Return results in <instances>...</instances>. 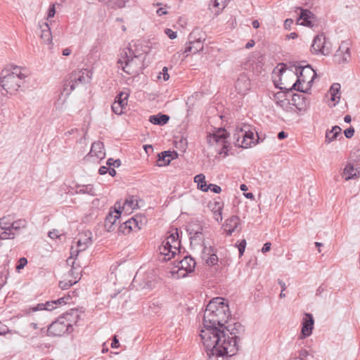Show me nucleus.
I'll list each match as a JSON object with an SVG mask.
<instances>
[{"label":"nucleus","instance_id":"nucleus-1","mask_svg":"<svg viewBox=\"0 0 360 360\" xmlns=\"http://www.w3.org/2000/svg\"><path fill=\"white\" fill-rule=\"evenodd\" d=\"M145 58L146 56L143 53L133 50L130 45L122 51L117 63L127 74L139 75L143 69Z\"/></svg>","mask_w":360,"mask_h":360},{"label":"nucleus","instance_id":"nucleus-2","mask_svg":"<svg viewBox=\"0 0 360 360\" xmlns=\"http://www.w3.org/2000/svg\"><path fill=\"white\" fill-rule=\"evenodd\" d=\"M178 228L172 226L169 235L162 242L158 250L162 258L160 260L167 261L171 259L176 254V250L180 253V240Z\"/></svg>","mask_w":360,"mask_h":360},{"label":"nucleus","instance_id":"nucleus-3","mask_svg":"<svg viewBox=\"0 0 360 360\" xmlns=\"http://www.w3.org/2000/svg\"><path fill=\"white\" fill-rule=\"evenodd\" d=\"M91 72L87 69L76 70L69 74L65 80L63 84V94L66 96L75 89L76 87L81 84L90 82L91 79Z\"/></svg>","mask_w":360,"mask_h":360},{"label":"nucleus","instance_id":"nucleus-4","mask_svg":"<svg viewBox=\"0 0 360 360\" xmlns=\"http://www.w3.org/2000/svg\"><path fill=\"white\" fill-rule=\"evenodd\" d=\"M27 74L22 72L20 67L15 66L13 71L4 75L1 79V85L7 93L13 94L16 92L24 83Z\"/></svg>","mask_w":360,"mask_h":360},{"label":"nucleus","instance_id":"nucleus-5","mask_svg":"<svg viewBox=\"0 0 360 360\" xmlns=\"http://www.w3.org/2000/svg\"><path fill=\"white\" fill-rule=\"evenodd\" d=\"M310 51L314 55L328 56L332 51L331 44L327 41L324 34L321 33L314 38Z\"/></svg>","mask_w":360,"mask_h":360},{"label":"nucleus","instance_id":"nucleus-6","mask_svg":"<svg viewBox=\"0 0 360 360\" xmlns=\"http://www.w3.org/2000/svg\"><path fill=\"white\" fill-rule=\"evenodd\" d=\"M70 330H72V325L67 322L62 316H60L58 320L49 325L47 333L50 336H62L70 333Z\"/></svg>","mask_w":360,"mask_h":360},{"label":"nucleus","instance_id":"nucleus-7","mask_svg":"<svg viewBox=\"0 0 360 360\" xmlns=\"http://www.w3.org/2000/svg\"><path fill=\"white\" fill-rule=\"evenodd\" d=\"M351 59L350 48L349 42L342 41L333 55V61L338 65L348 63Z\"/></svg>","mask_w":360,"mask_h":360},{"label":"nucleus","instance_id":"nucleus-8","mask_svg":"<svg viewBox=\"0 0 360 360\" xmlns=\"http://www.w3.org/2000/svg\"><path fill=\"white\" fill-rule=\"evenodd\" d=\"M210 136L213 138L216 143L221 142L223 147L220 152V154L224 153L225 155H228L229 149L231 147L230 143L226 140L229 136V133L225 129V128L220 127L216 129Z\"/></svg>","mask_w":360,"mask_h":360},{"label":"nucleus","instance_id":"nucleus-9","mask_svg":"<svg viewBox=\"0 0 360 360\" xmlns=\"http://www.w3.org/2000/svg\"><path fill=\"white\" fill-rule=\"evenodd\" d=\"M186 231L189 236V238L191 240L201 241L203 240V225L198 220L191 221L186 226Z\"/></svg>","mask_w":360,"mask_h":360},{"label":"nucleus","instance_id":"nucleus-10","mask_svg":"<svg viewBox=\"0 0 360 360\" xmlns=\"http://www.w3.org/2000/svg\"><path fill=\"white\" fill-rule=\"evenodd\" d=\"M296 10L300 11L297 20V24L311 28L314 26V20L316 19V16L311 11L301 7H296Z\"/></svg>","mask_w":360,"mask_h":360},{"label":"nucleus","instance_id":"nucleus-11","mask_svg":"<svg viewBox=\"0 0 360 360\" xmlns=\"http://www.w3.org/2000/svg\"><path fill=\"white\" fill-rule=\"evenodd\" d=\"M118 202L116 203V205ZM121 205L119 203L118 210L115 209L114 212H110L106 216L104 221L105 229L110 232L114 230V226L116 224L117 221L120 217L121 214Z\"/></svg>","mask_w":360,"mask_h":360},{"label":"nucleus","instance_id":"nucleus-12","mask_svg":"<svg viewBox=\"0 0 360 360\" xmlns=\"http://www.w3.org/2000/svg\"><path fill=\"white\" fill-rule=\"evenodd\" d=\"M295 67V75L298 79H303L304 80V83L307 82L308 78L311 77H316L317 74L316 71L312 68L311 65L307 64L306 65L302 66H296Z\"/></svg>","mask_w":360,"mask_h":360},{"label":"nucleus","instance_id":"nucleus-13","mask_svg":"<svg viewBox=\"0 0 360 360\" xmlns=\"http://www.w3.org/2000/svg\"><path fill=\"white\" fill-rule=\"evenodd\" d=\"M246 126L238 129V136L242 137V143H245V148L252 147L259 143L258 139L255 141L254 133L250 130L245 129Z\"/></svg>","mask_w":360,"mask_h":360},{"label":"nucleus","instance_id":"nucleus-14","mask_svg":"<svg viewBox=\"0 0 360 360\" xmlns=\"http://www.w3.org/2000/svg\"><path fill=\"white\" fill-rule=\"evenodd\" d=\"M314 320L311 314L305 313L302 322V335L303 338L309 336L314 328Z\"/></svg>","mask_w":360,"mask_h":360},{"label":"nucleus","instance_id":"nucleus-15","mask_svg":"<svg viewBox=\"0 0 360 360\" xmlns=\"http://www.w3.org/2000/svg\"><path fill=\"white\" fill-rule=\"evenodd\" d=\"M89 246L84 245V243H82L81 241L77 242V249H75L73 247L71 248L70 250V257L67 259V263L70 264H72V269H71V274L72 275H74L75 273L76 268L75 267V261H73V259H75L77 255H79V252L84 251L86 248H88ZM76 274L78 275V272H76Z\"/></svg>","mask_w":360,"mask_h":360},{"label":"nucleus","instance_id":"nucleus-16","mask_svg":"<svg viewBox=\"0 0 360 360\" xmlns=\"http://www.w3.org/2000/svg\"><path fill=\"white\" fill-rule=\"evenodd\" d=\"M290 104L294 105L299 111H304L307 109L309 102L305 96L293 94Z\"/></svg>","mask_w":360,"mask_h":360},{"label":"nucleus","instance_id":"nucleus-17","mask_svg":"<svg viewBox=\"0 0 360 360\" xmlns=\"http://www.w3.org/2000/svg\"><path fill=\"white\" fill-rule=\"evenodd\" d=\"M105 153L104 145L101 141L94 142L91 145L90 152L88 154L89 158H96V160H102L105 158Z\"/></svg>","mask_w":360,"mask_h":360},{"label":"nucleus","instance_id":"nucleus-18","mask_svg":"<svg viewBox=\"0 0 360 360\" xmlns=\"http://www.w3.org/2000/svg\"><path fill=\"white\" fill-rule=\"evenodd\" d=\"M176 151L166 150L158 154V166L163 167L169 165L170 162L178 158Z\"/></svg>","mask_w":360,"mask_h":360},{"label":"nucleus","instance_id":"nucleus-19","mask_svg":"<svg viewBox=\"0 0 360 360\" xmlns=\"http://www.w3.org/2000/svg\"><path fill=\"white\" fill-rule=\"evenodd\" d=\"M181 271L184 270L186 271L185 274L181 275V278L186 277L188 274L193 272L196 266L194 258L188 255H186L181 259Z\"/></svg>","mask_w":360,"mask_h":360},{"label":"nucleus","instance_id":"nucleus-20","mask_svg":"<svg viewBox=\"0 0 360 360\" xmlns=\"http://www.w3.org/2000/svg\"><path fill=\"white\" fill-rule=\"evenodd\" d=\"M240 218L233 215L227 219L224 224V229L226 232V236H230L237 229L240 225Z\"/></svg>","mask_w":360,"mask_h":360},{"label":"nucleus","instance_id":"nucleus-21","mask_svg":"<svg viewBox=\"0 0 360 360\" xmlns=\"http://www.w3.org/2000/svg\"><path fill=\"white\" fill-rule=\"evenodd\" d=\"M136 229H141V226L139 225L137 218L134 217L126 221L119 227V231L120 232H122L124 234L129 233L131 231H134Z\"/></svg>","mask_w":360,"mask_h":360},{"label":"nucleus","instance_id":"nucleus-22","mask_svg":"<svg viewBox=\"0 0 360 360\" xmlns=\"http://www.w3.org/2000/svg\"><path fill=\"white\" fill-rule=\"evenodd\" d=\"M191 33L190 34V41L189 44L186 46L185 50L184 51V53H187V56L189 53L195 54L198 53L200 51L202 50L203 44L202 41L200 39L191 40L193 38Z\"/></svg>","mask_w":360,"mask_h":360},{"label":"nucleus","instance_id":"nucleus-23","mask_svg":"<svg viewBox=\"0 0 360 360\" xmlns=\"http://www.w3.org/2000/svg\"><path fill=\"white\" fill-rule=\"evenodd\" d=\"M204 254H206V250L204 251ZM207 255L208 257L205 259L206 264L208 266H213L215 269H217V266H219L218 262L222 264V261L219 259L212 247H210L208 248Z\"/></svg>","mask_w":360,"mask_h":360},{"label":"nucleus","instance_id":"nucleus-24","mask_svg":"<svg viewBox=\"0 0 360 360\" xmlns=\"http://www.w3.org/2000/svg\"><path fill=\"white\" fill-rule=\"evenodd\" d=\"M359 172L354 167V165L352 163H347L342 172V176L346 181L356 179L359 177Z\"/></svg>","mask_w":360,"mask_h":360},{"label":"nucleus","instance_id":"nucleus-25","mask_svg":"<svg viewBox=\"0 0 360 360\" xmlns=\"http://www.w3.org/2000/svg\"><path fill=\"white\" fill-rule=\"evenodd\" d=\"M304 83V80L303 79H298L297 77V80L295 82L292 84V86L290 88L283 87V86H278L277 84L276 85V87L279 88L284 94H288L290 91H292V90L297 91L298 92H302L305 94V89L303 88L302 84Z\"/></svg>","mask_w":360,"mask_h":360},{"label":"nucleus","instance_id":"nucleus-26","mask_svg":"<svg viewBox=\"0 0 360 360\" xmlns=\"http://www.w3.org/2000/svg\"><path fill=\"white\" fill-rule=\"evenodd\" d=\"M342 129L339 126H334L330 130H327L326 132V143H330L334 140L337 139L341 135Z\"/></svg>","mask_w":360,"mask_h":360},{"label":"nucleus","instance_id":"nucleus-27","mask_svg":"<svg viewBox=\"0 0 360 360\" xmlns=\"http://www.w3.org/2000/svg\"><path fill=\"white\" fill-rule=\"evenodd\" d=\"M41 29V38L47 44L51 42L52 35L51 29L47 22H43L41 25H39Z\"/></svg>","mask_w":360,"mask_h":360},{"label":"nucleus","instance_id":"nucleus-28","mask_svg":"<svg viewBox=\"0 0 360 360\" xmlns=\"http://www.w3.org/2000/svg\"><path fill=\"white\" fill-rule=\"evenodd\" d=\"M169 117L167 115L158 113V115H151L149 117V121L154 124L162 126L167 123Z\"/></svg>","mask_w":360,"mask_h":360},{"label":"nucleus","instance_id":"nucleus-29","mask_svg":"<svg viewBox=\"0 0 360 360\" xmlns=\"http://www.w3.org/2000/svg\"><path fill=\"white\" fill-rule=\"evenodd\" d=\"M67 322L76 323L79 318V310L77 309H71L61 316Z\"/></svg>","mask_w":360,"mask_h":360},{"label":"nucleus","instance_id":"nucleus-30","mask_svg":"<svg viewBox=\"0 0 360 360\" xmlns=\"http://www.w3.org/2000/svg\"><path fill=\"white\" fill-rule=\"evenodd\" d=\"M226 0H214L213 4L210 5L209 8L214 13V15H218L219 13L226 6Z\"/></svg>","mask_w":360,"mask_h":360},{"label":"nucleus","instance_id":"nucleus-31","mask_svg":"<svg viewBox=\"0 0 360 360\" xmlns=\"http://www.w3.org/2000/svg\"><path fill=\"white\" fill-rule=\"evenodd\" d=\"M331 95V101L338 103L340 99V84L339 83H333L329 89Z\"/></svg>","mask_w":360,"mask_h":360},{"label":"nucleus","instance_id":"nucleus-32","mask_svg":"<svg viewBox=\"0 0 360 360\" xmlns=\"http://www.w3.org/2000/svg\"><path fill=\"white\" fill-rule=\"evenodd\" d=\"M194 182L197 184L198 189L207 192L209 190V187H207L208 184L205 181V176L203 174H197L194 177Z\"/></svg>","mask_w":360,"mask_h":360},{"label":"nucleus","instance_id":"nucleus-33","mask_svg":"<svg viewBox=\"0 0 360 360\" xmlns=\"http://www.w3.org/2000/svg\"><path fill=\"white\" fill-rule=\"evenodd\" d=\"M27 224V221L24 219H20L16 221L13 220L9 229L11 231L15 232L17 235L20 229L26 228Z\"/></svg>","mask_w":360,"mask_h":360},{"label":"nucleus","instance_id":"nucleus-34","mask_svg":"<svg viewBox=\"0 0 360 360\" xmlns=\"http://www.w3.org/2000/svg\"><path fill=\"white\" fill-rule=\"evenodd\" d=\"M136 207H138V202L136 199L134 198L133 196L127 198L122 207L123 210L126 212H131L134 210Z\"/></svg>","mask_w":360,"mask_h":360},{"label":"nucleus","instance_id":"nucleus-35","mask_svg":"<svg viewBox=\"0 0 360 360\" xmlns=\"http://www.w3.org/2000/svg\"><path fill=\"white\" fill-rule=\"evenodd\" d=\"M112 8H122L128 0H98Z\"/></svg>","mask_w":360,"mask_h":360},{"label":"nucleus","instance_id":"nucleus-36","mask_svg":"<svg viewBox=\"0 0 360 360\" xmlns=\"http://www.w3.org/2000/svg\"><path fill=\"white\" fill-rule=\"evenodd\" d=\"M77 241H81L86 245L90 246L92 244V233L90 231H83L79 235V238Z\"/></svg>","mask_w":360,"mask_h":360},{"label":"nucleus","instance_id":"nucleus-37","mask_svg":"<svg viewBox=\"0 0 360 360\" xmlns=\"http://www.w3.org/2000/svg\"><path fill=\"white\" fill-rule=\"evenodd\" d=\"M77 193L89 194L91 195H96L94 186L91 184L81 185L77 187Z\"/></svg>","mask_w":360,"mask_h":360},{"label":"nucleus","instance_id":"nucleus-38","mask_svg":"<svg viewBox=\"0 0 360 360\" xmlns=\"http://www.w3.org/2000/svg\"><path fill=\"white\" fill-rule=\"evenodd\" d=\"M208 207L210 208L212 212L223 210L224 202L221 200L220 197H217L214 199V202H210Z\"/></svg>","mask_w":360,"mask_h":360},{"label":"nucleus","instance_id":"nucleus-39","mask_svg":"<svg viewBox=\"0 0 360 360\" xmlns=\"http://www.w3.org/2000/svg\"><path fill=\"white\" fill-rule=\"evenodd\" d=\"M129 97V94L125 92H120L117 96L115 97V101L117 102V103H119L121 105L127 106V99Z\"/></svg>","mask_w":360,"mask_h":360},{"label":"nucleus","instance_id":"nucleus-40","mask_svg":"<svg viewBox=\"0 0 360 360\" xmlns=\"http://www.w3.org/2000/svg\"><path fill=\"white\" fill-rule=\"evenodd\" d=\"M13 219L11 218L10 216L4 217L0 219V229L1 230H8L9 226L12 223Z\"/></svg>","mask_w":360,"mask_h":360},{"label":"nucleus","instance_id":"nucleus-41","mask_svg":"<svg viewBox=\"0 0 360 360\" xmlns=\"http://www.w3.org/2000/svg\"><path fill=\"white\" fill-rule=\"evenodd\" d=\"M180 264V261H178V259L174 261V266L171 268L170 271H169V274H170L171 277L175 279H178L179 272L180 271V266H179Z\"/></svg>","mask_w":360,"mask_h":360},{"label":"nucleus","instance_id":"nucleus-42","mask_svg":"<svg viewBox=\"0 0 360 360\" xmlns=\"http://www.w3.org/2000/svg\"><path fill=\"white\" fill-rule=\"evenodd\" d=\"M309 356L313 358L312 354H309L308 351H307L306 349H302L299 352L298 356L292 357L290 360H305L306 358H308Z\"/></svg>","mask_w":360,"mask_h":360},{"label":"nucleus","instance_id":"nucleus-43","mask_svg":"<svg viewBox=\"0 0 360 360\" xmlns=\"http://www.w3.org/2000/svg\"><path fill=\"white\" fill-rule=\"evenodd\" d=\"M15 235H16V233L13 232V231H11L10 229H9V231L4 230L3 232L0 233V238L3 239V240L13 239L15 238Z\"/></svg>","mask_w":360,"mask_h":360},{"label":"nucleus","instance_id":"nucleus-44","mask_svg":"<svg viewBox=\"0 0 360 360\" xmlns=\"http://www.w3.org/2000/svg\"><path fill=\"white\" fill-rule=\"evenodd\" d=\"M125 108L124 105H121L117 102H113L111 105V109L116 115H122L123 113V109Z\"/></svg>","mask_w":360,"mask_h":360},{"label":"nucleus","instance_id":"nucleus-45","mask_svg":"<svg viewBox=\"0 0 360 360\" xmlns=\"http://www.w3.org/2000/svg\"><path fill=\"white\" fill-rule=\"evenodd\" d=\"M234 145L236 147L245 148V143H242V137L238 136V129H236V133L233 134Z\"/></svg>","mask_w":360,"mask_h":360},{"label":"nucleus","instance_id":"nucleus-46","mask_svg":"<svg viewBox=\"0 0 360 360\" xmlns=\"http://www.w3.org/2000/svg\"><path fill=\"white\" fill-rule=\"evenodd\" d=\"M246 240L245 239H243L239 244H236V246L238 248L239 252V257H242L243 255V253L245 252V248H246Z\"/></svg>","mask_w":360,"mask_h":360},{"label":"nucleus","instance_id":"nucleus-47","mask_svg":"<svg viewBox=\"0 0 360 360\" xmlns=\"http://www.w3.org/2000/svg\"><path fill=\"white\" fill-rule=\"evenodd\" d=\"M77 281H60L59 283V287L62 289H68L70 286H72L73 284L76 283Z\"/></svg>","mask_w":360,"mask_h":360},{"label":"nucleus","instance_id":"nucleus-48","mask_svg":"<svg viewBox=\"0 0 360 360\" xmlns=\"http://www.w3.org/2000/svg\"><path fill=\"white\" fill-rule=\"evenodd\" d=\"M27 264V259L25 257H21L18 260V264L16 266V270L20 271V270L22 269Z\"/></svg>","mask_w":360,"mask_h":360},{"label":"nucleus","instance_id":"nucleus-49","mask_svg":"<svg viewBox=\"0 0 360 360\" xmlns=\"http://www.w3.org/2000/svg\"><path fill=\"white\" fill-rule=\"evenodd\" d=\"M276 103L278 106L284 110L288 108V105H290V102L288 100H278L276 101Z\"/></svg>","mask_w":360,"mask_h":360},{"label":"nucleus","instance_id":"nucleus-50","mask_svg":"<svg viewBox=\"0 0 360 360\" xmlns=\"http://www.w3.org/2000/svg\"><path fill=\"white\" fill-rule=\"evenodd\" d=\"M207 187H209V190L214 193H220L221 191V187L216 184H210Z\"/></svg>","mask_w":360,"mask_h":360},{"label":"nucleus","instance_id":"nucleus-51","mask_svg":"<svg viewBox=\"0 0 360 360\" xmlns=\"http://www.w3.org/2000/svg\"><path fill=\"white\" fill-rule=\"evenodd\" d=\"M354 129L350 127L344 131L345 136L347 139H351L354 134Z\"/></svg>","mask_w":360,"mask_h":360},{"label":"nucleus","instance_id":"nucleus-52","mask_svg":"<svg viewBox=\"0 0 360 360\" xmlns=\"http://www.w3.org/2000/svg\"><path fill=\"white\" fill-rule=\"evenodd\" d=\"M165 33L171 39H174L177 37L176 32H174L169 28H166L165 30Z\"/></svg>","mask_w":360,"mask_h":360},{"label":"nucleus","instance_id":"nucleus-53","mask_svg":"<svg viewBox=\"0 0 360 360\" xmlns=\"http://www.w3.org/2000/svg\"><path fill=\"white\" fill-rule=\"evenodd\" d=\"M214 219L220 222L222 221V210L212 212Z\"/></svg>","mask_w":360,"mask_h":360},{"label":"nucleus","instance_id":"nucleus-54","mask_svg":"<svg viewBox=\"0 0 360 360\" xmlns=\"http://www.w3.org/2000/svg\"><path fill=\"white\" fill-rule=\"evenodd\" d=\"M56 14V8H55V4H53L49 6V11H48V15H47V20H49L51 18H53Z\"/></svg>","mask_w":360,"mask_h":360},{"label":"nucleus","instance_id":"nucleus-55","mask_svg":"<svg viewBox=\"0 0 360 360\" xmlns=\"http://www.w3.org/2000/svg\"><path fill=\"white\" fill-rule=\"evenodd\" d=\"M316 77H311L309 81L307 80V87L305 88V94H310L311 88L313 85L314 80Z\"/></svg>","mask_w":360,"mask_h":360},{"label":"nucleus","instance_id":"nucleus-56","mask_svg":"<svg viewBox=\"0 0 360 360\" xmlns=\"http://www.w3.org/2000/svg\"><path fill=\"white\" fill-rule=\"evenodd\" d=\"M56 302L54 300L51 302H46L45 303V310L51 311L52 309L56 307Z\"/></svg>","mask_w":360,"mask_h":360},{"label":"nucleus","instance_id":"nucleus-57","mask_svg":"<svg viewBox=\"0 0 360 360\" xmlns=\"http://www.w3.org/2000/svg\"><path fill=\"white\" fill-rule=\"evenodd\" d=\"M70 299V296H68V297H61V298H59L56 300H54L56 302V304H66L67 303V300Z\"/></svg>","mask_w":360,"mask_h":360},{"label":"nucleus","instance_id":"nucleus-58","mask_svg":"<svg viewBox=\"0 0 360 360\" xmlns=\"http://www.w3.org/2000/svg\"><path fill=\"white\" fill-rule=\"evenodd\" d=\"M293 24V20L291 18H288L284 22V27L286 30H290L291 25Z\"/></svg>","mask_w":360,"mask_h":360},{"label":"nucleus","instance_id":"nucleus-59","mask_svg":"<svg viewBox=\"0 0 360 360\" xmlns=\"http://www.w3.org/2000/svg\"><path fill=\"white\" fill-rule=\"evenodd\" d=\"M271 243L269 242L264 243L262 248V252L263 253H266V252H269L271 250Z\"/></svg>","mask_w":360,"mask_h":360},{"label":"nucleus","instance_id":"nucleus-60","mask_svg":"<svg viewBox=\"0 0 360 360\" xmlns=\"http://www.w3.org/2000/svg\"><path fill=\"white\" fill-rule=\"evenodd\" d=\"M326 287L324 285V284L321 285L318 288L316 295L317 296H321L322 295V293L326 290Z\"/></svg>","mask_w":360,"mask_h":360},{"label":"nucleus","instance_id":"nucleus-61","mask_svg":"<svg viewBox=\"0 0 360 360\" xmlns=\"http://www.w3.org/2000/svg\"><path fill=\"white\" fill-rule=\"evenodd\" d=\"M120 346L119 340L117 338V336L115 335L112 339V342L111 343V347L112 348H118Z\"/></svg>","mask_w":360,"mask_h":360},{"label":"nucleus","instance_id":"nucleus-62","mask_svg":"<svg viewBox=\"0 0 360 360\" xmlns=\"http://www.w3.org/2000/svg\"><path fill=\"white\" fill-rule=\"evenodd\" d=\"M156 13L158 14V15L159 16H162L163 15H166L167 13V11L166 9V8H158L157 11H156Z\"/></svg>","mask_w":360,"mask_h":360},{"label":"nucleus","instance_id":"nucleus-63","mask_svg":"<svg viewBox=\"0 0 360 360\" xmlns=\"http://www.w3.org/2000/svg\"><path fill=\"white\" fill-rule=\"evenodd\" d=\"M49 236L51 238H57L59 237L58 232L56 230H53L52 231L49 232Z\"/></svg>","mask_w":360,"mask_h":360},{"label":"nucleus","instance_id":"nucleus-64","mask_svg":"<svg viewBox=\"0 0 360 360\" xmlns=\"http://www.w3.org/2000/svg\"><path fill=\"white\" fill-rule=\"evenodd\" d=\"M288 136V134L285 132L284 131H281L278 132L277 137L279 140H282L285 139Z\"/></svg>","mask_w":360,"mask_h":360}]
</instances>
